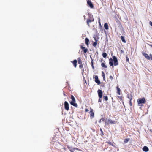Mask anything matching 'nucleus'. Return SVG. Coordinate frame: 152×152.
<instances>
[{"label": "nucleus", "mask_w": 152, "mask_h": 152, "mask_svg": "<svg viewBox=\"0 0 152 152\" xmlns=\"http://www.w3.org/2000/svg\"><path fill=\"white\" fill-rule=\"evenodd\" d=\"M71 99L72 101L70 102V104L75 107H77L78 106L77 104L75 103L76 101L75 99L72 95H71Z\"/></svg>", "instance_id": "f257e3e1"}, {"label": "nucleus", "mask_w": 152, "mask_h": 152, "mask_svg": "<svg viewBox=\"0 0 152 152\" xmlns=\"http://www.w3.org/2000/svg\"><path fill=\"white\" fill-rule=\"evenodd\" d=\"M145 99L144 98L139 99L137 100L138 105L140 106H142V104L145 103Z\"/></svg>", "instance_id": "f03ea898"}, {"label": "nucleus", "mask_w": 152, "mask_h": 152, "mask_svg": "<svg viewBox=\"0 0 152 152\" xmlns=\"http://www.w3.org/2000/svg\"><path fill=\"white\" fill-rule=\"evenodd\" d=\"M116 123V121H112L110 119H106L105 121V125H108L109 124H114Z\"/></svg>", "instance_id": "7ed1b4c3"}, {"label": "nucleus", "mask_w": 152, "mask_h": 152, "mask_svg": "<svg viewBox=\"0 0 152 152\" xmlns=\"http://www.w3.org/2000/svg\"><path fill=\"white\" fill-rule=\"evenodd\" d=\"M113 61L114 62V64L115 66H117L118 65V60L117 58L115 56H113Z\"/></svg>", "instance_id": "20e7f679"}, {"label": "nucleus", "mask_w": 152, "mask_h": 152, "mask_svg": "<svg viewBox=\"0 0 152 152\" xmlns=\"http://www.w3.org/2000/svg\"><path fill=\"white\" fill-rule=\"evenodd\" d=\"M64 108L65 109L67 110H68L69 109V104L68 102L66 101L64 102Z\"/></svg>", "instance_id": "39448f33"}, {"label": "nucleus", "mask_w": 152, "mask_h": 152, "mask_svg": "<svg viewBox=\"0 0 152 152\" xmlns=\"http://www.w3.org/2000/svg\"><path fill=\"white\" fill-rule=\"evenodd\" d=\"M99 97L100 99L101 98L102 96V90L99 89L97 91Z\"/></svg>", "instance_id": "423d86ee"}, {"label": "nucleus", "mask_w": 152, "mask_h": 152, "mask_svg": "<svg viewBox=\"0 0 152 152\" xmlns=\"http://www.w3.org/2000/svg\"><path fill=\"white\" fill-rule=\"evenodd\" d=\"M94 78L95 79V82L97 83L98 85H99L100 84V81L98 80V77L97 75L95 76Z\"/></svg>", "instance_id": "0eeeda50"}, {"label": "nucleus", "mask_w": 152, "mask_h": 152, "mask_svg": "<svg viewBox=\"0 0 152 152\" xmlns=\"http://www.w3.org/2000/svg\"><path fill=\"white\" fill-rule=\"evenodd\" d=\"M90 114L91 115V117L92 118L94 117V113L93 112V110L92 109H90Z\"/></svg>", "instance_id": "6e6552de"}, {"label": "nucleus", "mask_w": 152, "mask_h": 152, "mask_svg": "<svg viewBox=\"0 0 152 152\" xmlns=\"http://www.w3.org/2000/svg\"><path fill=\"white\" fill-rule=\"evenodd\" d=\"M94 21V19L93 18L92 19H88L87 20V24L89 27L90 26L89 23L92 22H93Z\"/></svg>", "instance_id": "1a4fd4ad"}, {"label": "nucleus", "mask_w": 152, "mask_h": 152, "mask_svg": "<svg viewBox=\"0 0 152 152\" xmlns=\"http://www.w3.org/2000/svg\"><path fill=\"white\" fill-rule=\"evenodd\" d=\"M87 4L91 8H93V5L91 1L88 0L87 1Z\"/></svg>", "instance_id": "9d476101"}, {"label": "nucleus", "mask_w": 152, "mask_h": 152, "mask_svg": "<svg viewBox=\"0 0 152 152\" xmlns=\"http://www.w3.org/2000/svg\"><path fill=\"white\" fill-rule=\"evenodd\" d=\"M143 55L145 57V58L148 60L150 59V56L148 55V54L144 53H143Z\"/></svg>", "instance_id": "9b49d317"}, {"label": "nucleus", "mask_w": 152, "mask_h": 152, "mask_svg": "<svg viewBox=\"0 0 152 152\" xmlns=\"http://www.w3.org/2000/svg\"><path fill=\"white\" fill-rule=\"evenodd\" d=\"M148 148L146 146H144L143 148V150L145 152H147L148 151Z\"/></svg>", "instance_id": "f8f14e48"}, {"label": "nucleus", "mask_w": 152, "mask_h": 152, "mask_svg": "<svg viewBox=\"0 0 152 152\" xmlns=\"http://www.w3.org/2000/svg\"><path fill=\"white\" fill-rule=\"evenodd\" d=\"M109 64L111 66H113V60L111 59H109Z\"/></svg>", "instance_id": "ddd939ff"}, {"label": "nucleus", "mask_w": 152, "mask_h": 152, "mask_svg": "<svg viewBox=\"0 0 152 152\" xmlns=\"http://www.w3.org/2000/svg\"><path fill=\"white\" fill-rule=\"evenodd\" d=\"M77 61L76 60H75L73 61V64L75 68L77 66Z\"/></svg>", "instance_id": "4468645a"}, {"label": "nucleus", "mask_w": 152, "mask_h": 152, "mask_svg": "<svg viewBox=\"0 0 152 152\" xmlns=\"http://www.w3.org/2000/svg\"><path fill=\"white\" fill-rule=\"evenodd\" d=\"M89 40L88 38H86L85 39V43L87 45H88L89 44Z\"/></svg>", "instance_id": "2eb2a0df"}, {"label": "nucleus", "mask_w": 152, "mask_h": 152, "mask_svg": "<svg viewBox=\"0 0 152 152\" xmlns=\"http://www.w3.org/2000/svg\"><path fill=\"white\" fill-rule=\"evenodd\" d=\"M121 39L122 40V41L124 43H126V41L125 40L124 37L123 36H121Z\"/></svg>", "instance_id": "dca6fc26"}, {"label": "nucleus", "mask_w": 152, "mask_h": 152, "mask_svg": "<svg viewBox=\"0 0 152 152\" xmlns=\"http://www.w3.org/2000/svg\"><path fill=\"white\" fill-rule=\"evenodd\" d=\"M104 27L105 29L107 30L108 29V26L107 23H105L104 24Z\"/></svg>", "instance_id": "f3484780"}, {"label": "nucleus", "mask_w": 152, "mask_h": 152, "mask_svg": "<svg viewBox=\"0 0 152 152\" xmlns=\"http://www.w3.org/2000/svg\"><path fill=\"white\" fill-rule=\"evenodd\" d=\"M95 40L96 41L95 42H94L93 44V46L95 47H96L97 45V41L96 40V38L95 39Z\"/></svg>", "instance_id": "a211bd4d"}, {"label": "nucleus", "mask_w": 152, "mask_h": 152, "mask_svg": "<svg viewBox=\"0 0 152 152\" xmlns=\"http://www.w3.org/2000/svg\"><path fill=\"white\" fill-rule=\"evenodd\" d=\"M101 66L103 67H104V68H106L107 67V66L104 63H102Z\"/></svg>", "instance_id": "6ab92c4d"}, {"label": "nucleus", "mask_w": 152, "mask_h": 152, "mask_svg": "<svg viewBox=\"0 0 152 152\" xmlns=\"http://www.w3.org/2000/svg\"><path fill=\"white\" fill-rule=\"evenodd\" d=\"M78 63L79 64H82V61L81 60V59H80V57L78 58Z\"/></svg>", "instance_id": "aec40b11"}, {"label": "nucleus", "mask_w": 152, "mask_h": 152, "mask_svg": "<svg viewBox=\"0 0 152 152\" xmlns=\"http://www.w3.org/2000/svg\"><path fill=\"white\" fill-rule=\"evenodd\" d=\"M117 93L119 95H120V91H121L120 89L118 87V86L117 87Z\"/></svg>", "instance_id": "412c9836"}, {"label": "nucleus", "mask_w": 152, "mask_h": 152, "mask_svg": "<svg viewBox=\"0 0 152 152\" xmlns=\"http://www.w3.org/2000/svg\"><path fill=\"white\" fill-rule=\"evenodd\" d=\"M102 55L104 58H106L107 56V54L106 53H103Z\"/></svg>", "instance_id": "4be33fe9"}, {"label": "nucleus", "mask_w": 152, "mask_h": 152, "mask_svg": "<svg viewBox=\"0 0 152 152\" xmlns=\"http://www.w3.org/2000/svg\"><path fill=\"white\" fill-rule=\"evenodd\" d=\"M103 98H104V100H105L106 101H107L108 99V97H107V96H104Z\"/></svg>", "instance_id": "5701e85b"}, {"label": "nucleus", "mask_w": 152, "mask_h": 152, "mask_svg": "<svg viewBox=\"0 0 152 152\" xmlns=\"http://www.w3.org/2000/svg\"><path fill=\"white\" fill-rule=\"evenodd\" d=\"M129 140V139H126L124 140V142L125 143H127L128 142Z\"/></svg>", "instance_id": "b1692460"}, {"label": "nucleus", "mask_w": 152, "mask_h": 152, "mask_svg": "<svg viewBox=\"0 0 152 152\" xmlns=\"http://www.w3.org/2000/svg\"><path fill=\"white\" fill-rule=\"evenodd\" d=\"M88 50L87 49L85 48L83 50V52L84 53H86Z\"/></svg>", "instance_id": "393cba45"}, {"label": "nucleus", "mask_w": 152, "mask_h": 152, "mask_svg": "<svg viewBox=\"0 0 152 152\" xmlns=\"http://www.w3.org/2000/svg\"><path fill=\"white\" fill-rule=\"evenodd\" d=\"M79 68L80 69H82L83 68V66L82 64H80V65L79 66Z\"/></svg>", "instance_id": "a878e982"}, {"label": "nucleus", "mask_w": 152, "mask_h": 152, "mask_svg": "<svg viewBox=\"0 0 152 152\" xmlns=\"http://www.w3.org/2000/svg\"><path fill=\"white\" fill-rule=\"evenodd\" d=\"M131 98L130 99L129 104H130V106H131L132 105V102H131V101L132 99V97H131Z\"/></svg>", "instance_id": "bb28decb"}, {"label": "nucleus", "mask_w": 152, "mask_h": 152, "mask_svg": "<svg viewBox=\"0 0 152 152\" xmlns=\"http://www.w3.org/2000/svg\"><path fill=\"white\" fill-rule=\"evenodd\" d=\"M88 16L90 18H91L93 16L91 15V14H88Z\"/></svg>", "instance_id": "cd10ccee"}, {"label": "nucleus", "mask_w": 152, "mask_h": 152, "mask_svg": "<svg viewBox=\"0 0 152 152\" xmlns=\"http://www.w3.org/2000/svg\"><path fill=\"white\" fill-rule=\"evenodd\" d=\"M102 77L105 76V75H104V72L103 71H102Z\"/></svg>", "instance_id": "c85d7f7f"}, {"label": "nucleus", "mask_w": 152, "mask_h": 152, "mask_svg": "<svg viewBox=\"0 0 152 152\" xmlns=\"http://www.w3.org/2000/svg\"><path fill=\"white\" fill-rule=\"evenodd\" d=\"M131 97H132V96L131 95H128V97L129 99L130 100V99L131 98Z\"/></svg>", "instance_id": "c756f323"}, {"label": "nucleus", "mask_w": 152, "mask_h": 152, "mask_svg": "<svg viewBox=\"0 0 152 152\" xmlns=\"http://www.w3.org/2000/svg\"><path fill=\"white\" fill-rule=\"evenodd\" d=\"M81 46V48L82 49L84 50L85 48V47H83V46Z\"/></svg>", "instance_id": "7c9ffc66"}, {"label": "nucleus", "mask_w": 152, "mask_h": 152, "mask_svg": "<svg viewBox=\"0 0 152 152\" xmlns=\"http://www.w3.org/2000/svg\"><path fill=\"white\" fill-rule=\"evenodd\" d=\"M108 143L111 145H113V144L110 142H108Z\"/></svg>", "instance_id": "2f4dec72"}, {"label": "nucleus", "mask_w": 152, "mask_h": 152, "mask_svg": "<svg viewBox=\"0 0 152 152\" xmlns=\"http://www.w3.org/2000/svg\"><path fill=\"white\" fill-rule=\"evenodd\" d=\"M150 59H151V60H152V55L150 54Z\"/></svg>", "instance_id": "473e14b6"}, {"label": "nucleus", "mask_w": 152, "mask_h": 152, "mask_svg": "<svg viewBox=\"0 0 152 152\" xmlns=\"http://www.w3.org/2000/svg\"><path fill=\"white\" fill-rule=\"evenodd\" d=\"M110 78L112 80L113 79V77L112 76H110Z\"/></svg>", "instance_id": "72a5a7b5"}, {"label": "nucleus", "mask_w": 152, "mask_h": 152, "mask_svg": "<svg viewBox=\"0 0 152 152\" xmlns=\"http://www.w3.org/2000/svg\"><path fill=\"white\" fill-rule=\"evenodd\" d=\"M126 61H129V59L128 57H126Z\"/></svg>", "instance_id": "f704fd0d"}, {"label": "nucleus", "mask_w": 152, "mask_h": 152, "mask_svg": "<svg viewBox=\"0 0 152 152\" xmlns=\"http://www.w3.org/2000/svg\"><path fill=\"white\" fill-rule=\"evenodd\" d=\"M150 25H151V26H152V22L151 21H150Z\"/></svg>", "instance_id": "c9c22d12"}, {"label": "nucleus", "mask_w": 152, "mask_h": 152, "mask_svg": "<svg viewBox=\"0 0 152 152\" xmlns=\"http://www.w3.org/2000/svg\"><path fill=\"white\" fill-rule=\"evenodd\" d=\"M101 102V100L99 98V99L98 100L99 102Z\"/></svg>", "instance_id": "e433bc0d"}, {"label": "nucleus", "mask_w": 152, "mask_h": 152, "mask_svg": "<svg viewBox=\"0 0 152 152\" xmlns=\"http://www.w3.org/2000/svg\"><path fill=\"white\" fill-rule=\"evenodd\" d=\"M100 131L102 132V134H103V132H102V130L101 129H100Z\"/></svg>", "instance_id": "4c0bfd02"}, {"label": "nucleus", "mask_w": 152, "mask_h": 152, "mask_svg": "<svg viewBox=\"0 0 152 152\" xmlns=\"http://www.w3.org/2000/svg\"><path fill=\"white\" fill-rule=\"evenodd\" d=\"M101 120H102V121H103L104 120V118H102L101 119Z\"/></svg>", "instance_id": "58836bf2"}, {"label": "nucleus", "mask_w": 152, "mask_h": 152, "mask_svg": "<svg viewBox=\"0 0 152 152\" xmlns=\"http://www.w3.org/2000/svg\"><path fill=\"white\" fill-rule=\"evenodd\" d=\"M92 67L93 68H94V67L93 66V63H92Z\"/></svg>", "instance_id": "ea45409f"}, {"label": "nucleus", "mask_w": 152, "mask_h": 152, "mask_svg": "<svg viewBox=\"0 0 152 152\" xmlns=\"http://www.w3.org/2000/svg\"><path fill=\"white\" fill-rule=\"evenodd\" d=\"M103 77V79L104 80H105V76H104V77Z\"/></svg>", "instance_id": "a19ab883"}, {"label": "nucleus", "mask_w": 152, "mask_h": 152, "mask_svg": "<svg viewBox=\"0 0 152 152\" xmlns=\"http://www.w3.org/2000/svg\"><path fill=\"white\" fill-rule=\"evenodd\" d=\"M101 120H102L101 119H100V120L99 121V123H101Z\"/></svg>", "instance_id": "79ce46f5"}, {"label": "nucleus", "mask_w": 152, "mask_h": 152, "mask_svg": "<svg viewBox=\"0 0 152 152\" xmlns=\"http://www.w3.org/2000/svg\"><path fill=\"white\" fill-rule=\"evenodd\" d=\"M88 111V109H86V110H85V111H86V112H87V111Z\"/></svg>", "instance_id": "37998d69"}, {"label": "nucleus", "mask_w": 152, "mask_h": 152, "mask_svg": "<svg viewBox=\"0 0 152 152\" xmlns=\"http://www.w3.org/2000/svg\"><path fill=\"white\" fill-rule=\"evenodd\" d=\"M82 72H84V69H83V68H82Z\"/></svg>", "instance_id": "c03bdc74"}, {"label": "nucleus", "mask_w": 152, "mask_h": 152, "mask_svg": "<svg viewBox=\"0 0 152 152\" xmlns=\"http://www.w3.org/2000/svg\"><path fill=\"white\" fill-rule=\"evenodd\" d=\"M84 18L85 20L86 19V16H85V15H84Z\"/></svg>", "instance_id": "a18cd8bd"}, {"label": "nucleus", "mask_w": 152, "mask_h": 152, "mask_svg": "<svg viewBox=\"0 0 152 152\" xmlns=\"http://www.w3.org/2000/svg\"><path fill=\"white\" fill-rule=\"evenodd\" d=\"M70 151L71 152H73V151L72 150H70Z\"/></svg>", "instance_id": "49530a36"}, {"label": "nucleus", "mask_w": 152, "mask_h": 152, "mask_svg": "<svg viewBox=\"0 0 152 152\" xmlns=\"http://www.w3.org/2000/svg\"><path fill=\"white\" fill-rule=\"evenodd\" d=\"M150 45L152 47V45Z\"/></svg>", "instance_id": "de8ad7c7"}, {"label": "nucleus", "mask_w": 152, "mask_h": 152, "mask_svg": "<svg viewBox=\"0 0 152 152\" xmlns=\"http://www.w3.org/2000/svg\"><path fill=\"white\" fill-rule=\"evenodd\" d=\"M64 96H66V95L64 93Z\"/></svg>", "instance_id": "09e8293b"}, {"label": "nucleus", "mask_w": 152, "mask_h": 152, "mask_svg": "<svg viewBox=\"0 0 152 152\" xmlns=\"http://www.w3.org/2000/svg\"><path fill=\"white\" fill-rule=\"evenodd\" d=\"M151 130V131L152 132V129Z\"/></svg>", "instance_id": "8fccbe9b"}]
</instances>
